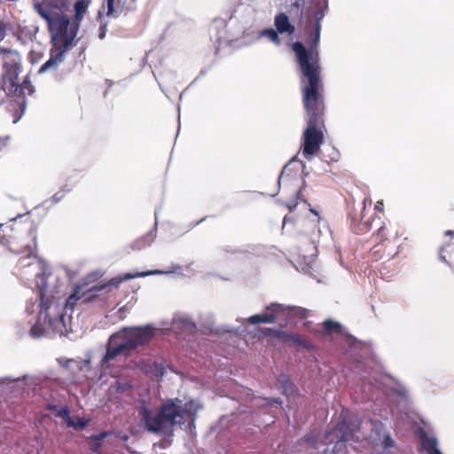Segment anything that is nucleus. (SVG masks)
Returning <instances> with one entry per match:
<instances>
[{
	"label": "nucleus",
	"instance_id": "35",
	"mask_svg": "<svg viewBox=\"0 0 454 454\" xmlns=\"http://www.w3.org/2000/svg\"><path fill=\"white\" fill-rule=\"evenodd\" d=\"M451 234H452V232L450 231H448L445 232L446 236H449V235H451Z\"/></svg>",
	"mask_w": 454,
	"mask_h": 454
},
{
	"label": "nucleus",
	"instance_id": "14",
	"mask_svg": "<svg viewBox=\"0 0 454 454\" xmlns=\"http://www.w3.org/2000/svg\"><path fill=\"white\" fill-rule=\"evenodd\" d=\"M419 438L421 446L427 454H442L438 449V442L434 436L430 435L426 432H421Z\"/></svg>",
	"mask_w": 454,
	"mask_h": 454
},
{
	"label": "nucleus",
	"instance_id": "33",
	"mask_svg": "<svg viewBox=\"0 0 454 454\" xmlns=\"http://www.w3.org/2000/svg\"><path fill=\"white\" fill-rule=\"evenodd\" d=\"M28 86H30V84L27 82H23V85L21 87V90L24 92L25 91V89H27L28 90Z\"/></svg>",
	"mask_w": 454,
	"mask_h": 454
},
{
	"label": "nucleus",
	"instance_id": "34",
	"mask_svg": "<svg viewBox=\"0 0 454 454\" xmlns=\"http://www.w3.org/2000/svg\"><path fill=\"white\" fill-rule=\"evenodd\" d=\"M273 403H278V401L277 399H270L268 403L272 404Z\"/></svg>",
	"mask_w": 454,
	"mask_h": 454
},
{
	"label": "nucleus",
	"instance_id": "37",
	"mask_svg": "<svg viewBox=\"0 0 454 454\" xmlns=\"http://www.w3.org/2000/svg\"><path fill=\"white\" fill-rule=\"evenodd\" d=\"M311 211L314 213V215H317V213L316 211H314V210H311Z\"/></svg>",
	"mask_w": 454,
	"mask_h": 454
},
{
	"label": "nucleus",
	"instance_id": "26",
	"mask_svg": "<svg viewBox=\"0 0 454 454\" xmlns=\"http://www.w3.org/2000/svg\"><path fill=\"white\" fill-rule=\"evenodd\" d=\"M9 142V137H0V151L7 145Z\"/></svg>",
	"mask_w": 454,
	"mask_h": 454
},
{
	"label": "nucleus",
	"instance_id": "2",
	"mask_svg": "<svg viewBox=\"0 0 454 454\" xmlns=\"http://www.w3.org/2000/svg\"><path fill=\"white\" fill-rule=\"evenodd\" d=\"M89 3L86 0H79L74 4V19L70 20L66 16L57 14L49 15L41 12L47 20L51 35L52 48L51 58L40 67L39 73H44L50 69H55L62 61L64 53L72 45L76 36L80 22L82 21Z\"/></svg>",
	"mask_w": 454,
	"mask_h": 454
},
{
	"label": "nucleus",
	"instance_id": "28",
	"mask_svg": "<svg viewBox=\"0 0 454 454\" xmlns=\"http://www.w3.org/2000/svg\"><path fill=\"white\" fill-rule=\"evenodd\" d=\"M374 207H375V210H377L379 212H382L383 211V202L377 201Z\"/></svg>",
	"mask_w": 454,
	"mask_h": 454
},
{
	"label": "nucleus",
	"instance_id": "10",
	"mask_svg": "<svg viewBox=\"0 0 454 454\" xmlns=\"http://www.w3.org/2000/svg\"><path fill=\"white\" fill-rule=\"evenodd\" d=\"M379 384L386 388V391L388 395L395 394L401 400L406 402L408 400V389L395 381L393 378L389 376H382Z\"/></svg>",
	"mask_w": 454,
	"mask_h": 454
},
{
	"label": "nucleus",
	"instance_id": "24",
	"mask_svg": "<svg viewBox=\"0 0 454 454\" xmlns=\"http://www.w3.org/2000/svg\"><path fill=\"white\" fill-rule=\"evenodd\" d=\"M106 24H101V26L99 27L98 37L100 39H104L105 36H106Z\"/></svg>",
	"mask_w": 454,
	"mask_h": 454
},
{
	"label": "nucleus",
	"instance_id": "13",
	"mask_svg": "<svg viewBox=\"0 0 454 454\" xmlns=\"http://www.w3.org/2000/svg\"><path fill=\"white\" fill-rule=\"evenodd\" d=\"M325 335H340L344 337L348 343H352L354 341L353 337L346 334V333L342 330L341 325L333 320H326L324 322V333Z\"/></svg>",
	"mask_w": 454,
	"mask_h": 454
},
{
	"label": "nucleus",
	"instance_id": "20",
	"mask_svg": "<svg viewBox=\"0 0 454 454\" xmlns=\"http://www.w3.org/2000/svg\"><path fill=\"white\" fill-rule=\"evenodd\" d=\"M114 1L115 0H107L106 1V5H107L106 16L107 17H116L119 14L118 8H115V6H114Z\"/></svg>",
	"mask_w": 454,
	"mask_h": 454
},
{
	"label": "nucleus",
	"instance_id": "31",
	"mask_svg": "<svg viewBox=\"0 0 454 454\" xmlns=\"http://www.w3.org/2000/svg\"><path fill=\"white\" fill-rule=\"evenodd\" d=\"M367 204L371 205L372 201L370 200L364 199V201H363V209L365 208Z\"/></svg>",
	"mask_w": 454,
	"mask_h": 454
},
{
	"label": "nucleus",
	"instance_id": "22",
	"mask_svg": "<svg viewBox=\"0 0 454 454\" xmlns=\"http://www.w3.org/2000/svg\"><path fill=\"white\" fill-rule=\"evenodd\" d=\"M108 434L109 433H107V432H103V433L99 434L98 435L94 436L93 439L95 440V442L97 443V447L99 446V442L104 440L108 435Z\"/></svg>",
	"mask_w": 454,
	"mask_h": 454
},
{
	"label": "nucleus",
	"instance_id": "12",
	"mask_svg": "<svg viewBox=\"0 0 454 454\" xmlns=\"http://www.w3.org/2000/svg\"><path fill=\"white\" fill-rule=\"evenodd\" d=\"M274 26L279 34L290 35L294 32V26L290 22L289 17L284 12L275 16Z\"/></svg>",
	"mask_w": 454,
	"mask_h": 454
},
{
	"label": "nucleus",
	"instance_id": "15",
	"mask_svg": "<svg viewBox=\"0 0 454 454\" xmlns=\"http://www.w3.org/2000/svg\"><path fill=\"white\" fill-rule=\"evenodd\" d=\"M79 364H82V366H74V372H71L74 375L77 377H84L89 378V372L90 370V360H78Z\"/></svg>",
	"mask_w": 454,
	"mask_h": 454
},
{
	"label": "nucleus",
	"instance_id": "27",
	"mask_svg": "<svg viewBox=\"0 0 454 454\" xmlns=\"http://www.w3.org/2000/svg\"><path fill=\"white\" fill-rule=\"evenodd\" d=\"M29 258L33 261L30 262V265H35L36 268H39L41 270V262L35 256H29Z\"/></svg>",
	"mask_w": 454,
	"mask_h": 454
},
{
	"label": "nucleus",
	"instance_id": "23",
	"mask_svg": "<svg viewBox=\"0 0 454 454\" xmlns=\"http://www.w3.org/2000/svg\"><path fill=\"white\" fill-rule=\"evenodd\" d=\"M315 17H316V19H317V20L318 22L321 19H323L324 12H318L316 13ZM317 37H316V39L318 40V38H319V25H318V23L317 24Z\"/></svg>",
	"mask_w": 454,
	"mask_h": 454
},
{
	"label": "nucleus",
	"instance_id": "19",
	"mask_svg": "<svg viewBox=\"0 0 454 454\" xmlns=\"http://www.w3.org/2000/svg\"><path fill=\"white\" fill-rule=\"evenodd\" d=\"M67 424L75 429H83L87 421L81 418H67Z\"/></svg>",
	"mask_w": 454,
	"mask_h": 454
},
{
	"label": "nucleus",
	"instance_id": "16",
	"mask_svg": "<svg viewBox=\"0 0 454 454\" xmlns=\"http://www.w3.org/2000/svg\"><path fill=\"white\" fill-rule=\"evenodd\" d=\"M278 34L279 33L273 28H266L259 34L258 37H267L270 42L274 43L276 45H279L281 42Z\"/></svg>",
	"mask_w": 454,
	"mask_h": 454
},
{
	"label": "nucleus",
	"instance_id": "6",
	"mask_svg": "<svg viewBox=\"0 0 454 454\" xmlns=\"http://www.w3.org/2000/svg\"><path fill=\"white\" fill-rule=\"evenodd\" d=\"M308 313L309 310L304 308L270 303L264 311L249 317L247 321L252 325L270 324L276 320H285L286 323H290L295 317L306 318Z\"/></svg>",
	"mask_w": 454,
	"mask_h": 454
},
{
	"label": "nucleus",
	"instance_id": "36",
	"mask_svg": "<svg viewBox=\"0 0 454 454\" xmlns=\"http://www.w3.org/2000/svg\"><path fill=\"white\" fill-rule=\"evenodd\" d=\"M20 380L18 379V380H13L12 382L13 383H19Z\"/></svg>",
	"mask_w": 454,
	"mask_h": 454
},
{
	"label": "nucleus",
	"instance_id": "8",
	"mask_svg": "<svg viewBox=\"0 0 454 454\" xmlns=\"http://www.w3.org/2000/svg\"><path fill=\"white\" fill-rule=\"evenodd\" d=\"M370 426H372V428L369 435V441L372 445L386 450L394 446V441L380 424H372L370 421H364L361 424L362 428L369 427Z\"/></svg>",
	"mask_w": 454,
	"mask_h": 454
},
{
	"label": "nucleus",
	"instance_id": "17",
	"mask_svg": "<svg viewBox=\"0 0 454 454\" xmlns=\"http://www.w3.org/2000/svg\"><path fill=\"white\" fill-rule=\"evenodd\" d=\"M58 363L60 366L66 368L70 372H74V366H82V364H79L78 359H67L65 357L59 358Z\"/></svg>",
	"mask_w": 454,
	"mask_h": 454
},
{
	"label": "nucleus",
	"instance_id": "18",
	"mask_svg": "<svg viewBox=\"0 0 454 454\" xmlns=\"http://www.w3.org/2000/svg\"><path fill=\"white\" fill-rule=\"evenodd\" d=\"M82 295H84V293L81 294V289L77 288L73 294H71L68 299L67 300L65 306L66 308L72 309L73 306L75 304V302L79 300L82 299Z\"/></svg>",
	"mask_w": 454,
	"mask_h": 454
},
{
	"label": "nucleus",
	"instance_id": "9",
	"mask_svg": "<svg viewBox=\"0 0 454 454\" xmlns=\"http://www.w3.org/2000/svg\"><path fill=\"white\" fill-rule=\"evenodd\" d=\"M169 273H177V274L182 275V274H184V270L181 266L177 265V266H174L172 270H167V271L155 270H147V271L138 272L136 274L125 273L122 276L113 278L109 282V285L117 286L120 283H121L122 281H125V280H129V279H133L136 278H145V277L151 276V275H161V274H169Z\"/></svg>",
	"mask_w": 454,
	"mask_h": 454
},
{
	"label": "nucleus",
	"instance_id": "3",
	"mask_svg": "<svg viewBox=\"0 0 454 454\" xmlns=\"http://www.w3.org/2000/svg\"><path fill=\"white\" fill-rule=\"evenodd\" d=\"M198 403L191 401L182 405L180 400H168L160 408L153 411L144 405L140 410V416L148 431L153 433H167L175 425L188 423L191 428L195 420V414L200 409Z\"/></svg>",
	"mask_w": 454,
	"mask_h": 454
},
{
	"label": "nucleus",
	"instance_id": "21",
	"mask_svg": "<svg viewBox=\"0 0 454 454\" xmlns=\"http://www.w3.org/2000/svg\"><path fill=\"white\" fill-rule=\"evenodd\" d=\"M283 393L286 395L294 394V386L292 383L286 381L285 386L283 387Z\"/></svg>",
	"mask_w": 454,
	"mask_h": 454
},
{
	"label": "nucleus",
	"instance_id": "4",
	"mask_svg": "<svg viewBox=\"0 0 454 454\" xmlns=\"http://www.w3.org/2000/svg\"><path fill=\"white\" fill-rule=\"evenodd\" d=\"M36 286L40 290L42 303L37 320L31 327V335L35 338L45 334L67 335L71 332L70 317L65 313L67 308L56 301L55 299L46 297L44 273H37Z\"/></svg>",
	"mask_w": 454,
	"mask_h": 454
},
{
	"label": "nucleus",
	"instance_id": "32",
	"mask_svg": "<svg viewBox=\"0 0 454 454\" xmlns=\"http://www.w3.org/2000/svg\"><path fill=\"white\" fill-rule=\"evenodd\" d=\"M446 250V247H442L440 251V258L442 260V261H446L445 260V256L443 255V252Z\"/></svg>",
	"mask_w": 454,
	"mask_h": 454
},
{
	"label": "nucleus",
	"instance_id": "38",
	"mask_svg": "<svg viewBox=\"0 0 454 454\" xmlns=\"http://www.w3.org/2000/svg\"><path fill=\"white\" fill-rule=\"evenodd\" d=\"M2 227V224L0 223V228Z\"/></svg>",
	"mask_w": 454,
	"mask_h": 454
},
{
	"label": "nucleus",
	"instance_id": "7",
	"mask_svg": "<svg viewBox=\"0 0 454 454\" xmlns=\"http://www.w3.org/2000/svg\"><path fill=\"white\" fill-rule=\"evenodd\" d=\"M356 427V424H353L349 427V426L346 425V419H344L340 425H338L336 428L331 431L326 438L328 440V444L333 443L336 440L333 450H340L341 447L344 446V443L352 438L354 430Z\"/></svg>",
	"mask_w": 454,
	"mask_h": 454
},
{
	"label": "nucleus",
	"instance_id": "29",
	"mask_svg": "<svg viewBox=\"0 0 454 454\" xmlns=\"http://www.w3.org/2000/svg\"><path fill=\"white\" fill-rule=\"evenodd\" d=\"M155 370H156V374H160V377H162L163 375V372H162V368L161 367H159L157 365H155Z\"/></svg>",
	"mask_w": 454,
	"mask_h": 454
},
{
	"label": "nucleus",
	"instance_id": "30",
	"mask_svg": "<svg viewBox=\"0 0 454 454\" xmlns=\"http://www.w3.org/2000/svg\"><path fill=\"white\" fill-rule=\"evenodd\" d=\"M304 259H305L307 264H310L313 262L312 255L305 256Z\"/></svg>",
	"mask_w": 454,
	"mask_h": 454
},
{
	"label": "nucleus",
	"instance_id": "11",
	"mask_svg": "<svg viewBox=\"0 0 454 454\" xmlns=\"http://www.w3.org/2000/svg\"><path fill=\"white\" fill-rule=\"evenodd\" d=\"M269 333L275 338L294 345L305 346L306 340L300 335L287 333L278 329H268Z\"/></svg>",
	"mask_w": 454,
	"mask_h": 454
},
{
	"label": "nucleus",
	"instance_id": "5",
	"mask_svg": "<svg viewBox=\"0 0 454 454\" xmlns=\"http://www.w3.org/2000/svg\"><path fill=\"white\" fill-rule=\"evenodd\" d=\"M154 330L151 326L124 328L109 337L106 351L101 360L102 367L107 368L120 355H127L151 340Z\"/></svg>",
	"mask_w": 454,
	"mask_h": 454
},
{
	"label": "nucleus",
	"instance_id": "25",
	"mask_svg": "<svg viewBox=\"0 0 454 454\" xmlns=\"http://www.w3.org/2000/svg\"><path fill=\"white\" fill-rule=\"evenodd\" d=\"M22 380H24L26 382V384H27V385H35L36 384V380L30 376H25Z\"/></svg>",
	"mask_w": 454,
	"mask_h": 454
},
{
	"label": "nucleus",
	"instance_id": "1",
	"mask_svg": "<svg viewBox=\"0 0 454 454\" xmlns=\"http://www.w3.org/2000/svg\"><path fill=\"white\" fill-rule=\"evenodd\" d=\"M293 50L302 73L301 89L307 112L308 127L302 137V155L307 160H310L319 151L324 139L320 130L321 115L324 110L320 67L317 53L314 50L307 51L300 43H294Z\"/></svg>",
	"mask_w": 454,
	"mask_h": 454
}]
</instances>
